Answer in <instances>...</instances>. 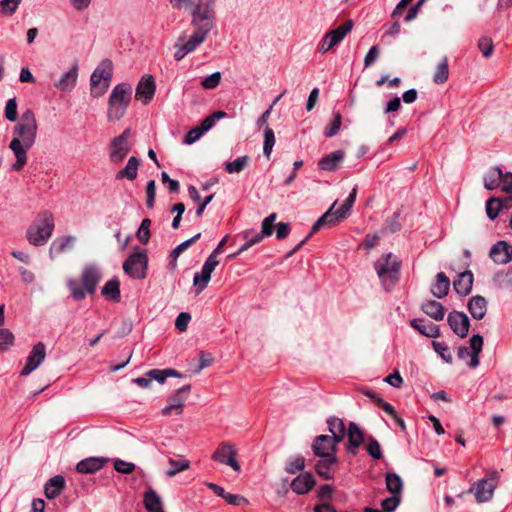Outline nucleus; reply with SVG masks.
<instances>
[{"instance_id":"nucleus-14","label":"nucleus","mask_w":512,"mask_h":512,"mask_svg":"<svg viewBox=\"0 0 512 512\" xmlns=\"http://www.w3.org/2000/svg\"><path fill=\"white\" fill-rule=\"evenodd\" d=\"M469 343L471 351L466 346H460L457 350V356L461 360L469 358L470 361L468 362V366L474 369L480 363L479 355L482 351L484 340L481 335L475 334L470 338Z\"/></svg>"},{"instance_id":"nucleus-32","label":"nucleus","mask_w":512,"mask_h":512,"mask_svg":"<svg viewBox=\"0 0 512 512\" xmlns=\"http://www.w3.org/2000/svg\"><path fill=\"white\" fill-rule=\"evenodd\" d=\"M139 166H140V159L135 156H131L128 159L125 167L123 169L119 170L115 174V179L116 180L127 179L129 181L135 180L138 175Z\"/></svg>"},{"instance_id":"nucleus-41","label":"nucleus","mask_w":512,"mask_h":512,"mask_svg":"<svg viewBox=\"0 0 512 512\" xmlns=\"http://www.w3.org/2000/svg\"><path fill=\"white\" fill-rule=\"evenodd\" d=\"M493 284L499 289L512 290V270H502L493 277Z\"/></svg>"},{"instance_id":"nucleus-11","label":"nucleus","mask_w":512,"mask_h":512,"mask_svg":"<svg viewBox=\"0 0 512 512\" xmlns=\"http://www.w3.org/2000/svg\"><path fill=\"white\" fill-rule=\"evenodd\" d=\"M148 258L145 250L133 252L123 263V269L134 279H143L146 276Z\"/></svg>"},{"instance_id":"nucleus-29","label":"nucleus","mask_w":512,"mask_h":512,"mask_svg":"<svg viewBox=\"0 0 512 512\" xmlns=\"http://www.w3.org/2000/svg\"><path fill=\"white\" fill-rule=\"evenodd\" d=\"M78 78V65L75 63L69 71L65 72L58 82L55 83V87L63 92L71 91L77 82Z\"/></svg>"},{"instance_id":"nucleus-31","label":"nucleus","mask_w":512,"mask_h":512,"mask_svg":"<svg viewBox=\"0 0 512 512\" xmlns=\"http://www.w3.org/2000/svg\"><path fill=\"white\" fill-rule=\"evenodd\" d=\"M76 238L74 236H64L56 238L50 245L49 255L53 259L55 256L65 253L71 249L75 243Z\"/></svg>"},{"instance_id":"nucleus-44","label":"nucleus","mask_w":512,"mask_h":512,"mask_svg":"<svg viewBox=\"0 0 512 512\" xmlns=\"http://www.w3.org/2000/svg\"><path fill=\"white\" fill-rule=\"evenodd\" d=\"M449 77V65L447 57H444L443 60L437 65L434 75L433 81L436 84H444Z\"/></svg>"},{"instance_id":"nucleus-47","label":"nucleus","mask_w":512,"mask_h":512,"mask_svg":"<svg viewBox=\"0 0 512 512\" xmlns=\"http://www.w3.org/2000/svg\"><path fill=\"white\" fill-rule=\"evenodd\" d=\"M249 157L247 155L238 157L232 162H226L225 163V170L229 174L233 173H239L242 170L245 169V167L248 165Z\"/></svg>"},{"instance_id":"nucleus-56","label":"nucleus","mask_w":512,"mask_h":512,"mask_svg":"<svg viewBox=\"0 0 512 512\" xmlns=\"http://www.w3.org/2000/svg\"><path fill=\"white\" fill-rule=\"evenodd\" d=\"M221 78L222 75L220 72H214L201 80V86L206 90L215 89L220 84Z\"/></svg>"},{"instance_id":"nucleus-63","label":"nucleus","mask_w":512,"mask_h":512,"mask_svg":"<svg viewBox=\"0 0 512 512\" xmlns=\"http://www.w3.org/2000/svg\"><path fill=\"white\" fill-rule=\"evenodd\" d=\"M478 47L481 50L484 57H489L492 55L493 52V41L491 38L488 37H481L478 41Z\"/></svg>"},{"instance_id":"nucleus-21","label":"nucleus","mask_w":512,"mask_h":512,"mask_svg":"<svg viewBox=\"0 0 512 512\" xmlns=\"http://www.w3.org/2000/svg\"><path fill=\"white\" fill-rule=\"evenodd\" d=\"M338 443L328 435L317 436L312 443V450L315 456L323 457L335 455Z\"/></svg>"},{"instance_id":"nucleus-19","label":"nucleus","mask_w":512,"mask_h":512,"mask_svg":"<svg viewBox=\"0 0 512 512\" xmlns=\"http://www.w3.org/2000/svg\"><path fill=\"white\" fill-rule=\"evenodd\" d=\"M218 264V260H214L213 257H208L202 266L201 272L195 273L193 284L196 287L197 294L207 287L211 279V274Z\"/></svg>"},{"instance_id":"nucleus-54","label":"nucleus","mask_w":512,"mask_h":512,"mask_svg":"<svg viewBox=\"0 0 512 512\" xmlns=\"http://www.w3.org/2000/svg\"><path fill=\"white\" fill-rule=\"evenodd\" d=\"M22 0H1L0 13L4 16H12L18 9Z\"/></svg>"},{"instance_id":"nucleus-55","label":"nucleus","mask_w":512,"mask_h":512,"mask_svg":"<svg viewBox=\"0 0 512 512\" xmlns=\"http://www.w3.org/2000/svg\"><path fill=\"white\" fill-rule=\"evenodd\" d=\"M150 226L151 220L149 218H144L136 234L138 240L142 244H147L150 240Z\"/></svg>"},{"instance_id":"nucleus-18","label":"nucleus","mask_w":512,"mask_h":512,"mask_svg":"<svg viewBox=\"0 0 512 512\" xmlns=\"http://www.w3.org/2000/svg\"><path fill=\"white\" fill-rule=\"evenodd\" d=\"M447 322L452 331L460 338L468 335L470 328V320L464 312L452 311L448 314Z\"/></svg>"},{"instance_id":"nucleus-50","label":"nucleus","mask_w":512,"mask_h":512,"mask_svg":"<svg viewBox=\"0 0 512 512\" xmlns=\"http://www.w3.org/2000/svg\"><path fill=\"white\" fill-rule=\"evenodd\" d=\"M342 115L339 111L333 113V119L330 124L325 128L324 135L327 138L335 136L341 127Z\"/></svg>"},{"instance_id":"nucleus-61","label":"nucleus","mask_w":512,"mask_h":512,"mask_svg":"<svg viewBox=\"0 0 512 512\" xmlns=\"http://www.w3.org/2000/svg\"><path fill=\"white\" fill-rule=\"evenodd\" d=\"M136 466L132 462H127L121 459L114 461V469L121 474H131L134 472Z\"/></svg>"},{"instance_id":"nucleus-25","label":"nucleus","mask_w":512,"mask_h":512,"mask_svg":"<svg viewBox=\"0 0 512 512\" xmlns=\"http://www.w3.org/2000/svg\"><path fill=\"white\" fill-rule=\"evenodd\" d=\"M316 481L310 472L299 474L290 484L291 489L298 495H304L313 489Z\"/></svg>"},{"instance_id":"nucleus-51","label":"nucleus","mask_w":512,"mask_h":512,"mask_svg":"<svg viewBox=\"0 0 512 512\" xmlns=\"http://www.w3.org/2000/svg\"><path fill=\"white\" fill-rule=\"evenodd\" d=\"M14 343V334L7 328H0V351H7Z\"/></svg>"},{"instance_id":"nucleus-5","label":"nucleus","mask_w":512,"mask_h":512,"mask_svg":"<svg viewBox=\"0 0 512 512\" xmlns=\"http://www.w3.org/2000/svg\"><path fill=\"white\" fill-rule=\"evenodd\" d=\"M132 98V87L128 83L116 85L108 99L107 119L109 122L120 120L126 113Z\"/></svg>"},{"instance_id":"nucleus-43","label":"nucleus","mask_w":512,"mask_h":512,"mask_svg":"<svg viewBox=\"0 0 512 512\" xmlns=\"http://www.w3.org/2000/svg\"><path fill=\"white\" fill-rule=\"evenodd\" d=\"M146 376L150 377L151 380L154 379L159 383H164L165 380L170 377H181V373H179L175 369L167 368V369H151L146 373Z\"/></svg>"},{"instance_id":"nucleus-39","label":"nucleus","mask_w":512,"mask_h":512,"mask_svg":"<svg viewBox=\"0 0 512 512\" xmlns=\"http://www.w3.org/2000/svg\"><path fill=\"white\" fill-rule=\"evenodd\" d=\"M503 171L498 167H492L484 176V186L488 190H494L501 185Z\"/></svg>"},{"instance_id":"nucleus-10","label":"nucleus","mask_w":512,"mask_h":512,"mask_svg":"<svg viewBox=\"0 0 512 512\" xmlns=\"http://www.w3.org/2000/svg\"><path fill=\"white\" fill-rule=\"evenodd\" d=\"M499 474L497 471H491L486 478L476 481L469 489V493L475 495L478 503H484L492 499L494 490L498 485Z\"/></svg>"},{"instance_id":"nucleus-20","label":"nucleus","mask_w":512,"mask_h":512,"mask_svg":"<svg viewBox=\"0 0 512 512\" xmlns=\"http://www.w3.org/2000/svg\"><path fill=\"white\" fill-rule=\"evenodd\" d=\"M156 91L154 77L150 74L144 75L137 84L135 97L143 102L144 105L150 103Z\"/></svg>"},{"instance_id":"nucleus-8","label":"nucleus","mask_w":512,"mask_h":512,"mask_svg":"<svg viewBox=\"0 0 512 512\" xmlns=\"http://www.w3.org/2000/svg\"><path fill=\"white\" fill-rule=\"evenodd\" d=\"M113 75V65L111 60L105 59L100 62L98 67L91 75V96L98 98L102 96L108 89Z\"/></svg>"},{"instance_id":"nucleus-59","label":"nucleus","mask_w":512,"mask_h":512,"mask_svg":"<svg viewBox=\"0 0 512 512\" xmlns=\"http://www.w3.org/2000/svg\"><path fill=\"white\" fill-rule=\"evenodd\" d=\"M5 118L11 122H14L17 119V102L16 98H11L6 102L5 105Z\"/></svg>"},{"instance_id":"nucleus-37","label":"nucleus","mask_w":512,"mask_h":512,"mask_svg":"<svg viewBox=\"0 0 512 512\" xmlns=\"http://www.w3.org/2000/svg\"><path fill=\"white\" fill-rule=\"evenodd\" d=\"M422 311L436 321L443 320L445 315L444 306L435 300H428L421 306Z\"/></svg>"},{"instance_id":"nucleus-6","label":"nucleus","mask_w":512,"mask_h":512,"mask_svg":"<svg viewBox=\"0 0 512 512\" xmlns=\"http://www.w3.org/2000/svg\"><path fill=\"white\" fill-rule=\"evenodd\" d=\"M356 195H357V186H355L352 191L350 192L348 198L340 205V207L333 212L334 207L336 206V202L333 203V205L328 209L312 226V229L310 231V235H313L314 233L318 232L322 227L324 226H334L337 223L344 220L351 208L353 207L355 201H356Z\"/></svg>"},{"instance_id":"nucleus-16","label":"nucleus","mask_w":512,"mask_h":512,"mask_svg":"<svg viewBox=\"0 0 512 512\" xmlns=\"http://www.w3.org/2000/svg\"><path fill=\"white\" fill-rule=\"evenodd\" d=\"M46 358V346L43 342L35 344L30 351L26 364L20 372L21 376H28L36 370Z\"/></svg>"},{"instance_id":"nucleus-46","label":"nucleus","mask_w":512,"mask_h":512,"mask_svg":"<svg viewBox=\"0 0 512 512\" xmlns=\"http://www.w3.org/2000/svg\"><path fill=\"white\" fill-rule=\"evenodd\" d=\"M227 116V113L224 111H216L210 115H208L206 118L202 120V122L199 125V128L203 131V133L209 131L215 123L223 119Z\"/></svg>"},{"instance_id":"nucleus-26","label":"nucleus","mask_w":512,"mask_h":512,"mask_svg":"<svg viewBox=\"0 0 512 512\" xmlns=\"http://www.w3.org/2000/svg\"><path fill=\"white\" fill-rule=\"evenodd\" d=\"M345 158L343 150H336L322 157L318 161V168L323 171L332 172L337 170Z\"/></svg>"},{"instance_id":"nucleus-24","label":"nucleus","mask_w":512,"mask_h":512,"mask_svg":"<svg viewBox=\"0 0 512 512\" xmlns=\"http://www.w3.org/2000/svg\"><path fill=\"white\" fill-rule=\"evenodd\" d=\"M348 443L346 446L347 452L351 455H356L358 452L359 446L364 441V432L360 429V427L355 422H350L348 425Z\"/></svg>"},{"instance_id":"nucleus-13","label":"nucleus","mask_w":512,"mask_h":512,"mask_svg":"<svg viewBox=\"0 0 512 512\" xmlns=\"http://www.w3.org/2000/svg\"><path fill=\"white\" fill-rule=\"evenodd\" d=\"M353 24V21L349 19L339 27L327 32L319 44V51L321 53H326L334 46L339 44L344 39V37L352 30Z\"/></svg>"},{"instance_id":"nucleus-9","label":"nucleus","mask_w":512,"mask_h":512,"mask_svg":"<svg viewBox=\"0 0 512 512\" xmlns=\"http://www.w3.org/2000/svg\"><path fill=\"white\" fill-rule=\"evenodd\" d=\"M276 213H271L262 221L261 231L257 232L254 239H249V236L253 233V230L247 229L242 232V237L245 239V243L233 254L228 255L229 259H234L244 251L248 250L255 244L260 243L264 237L271 236L273 233L274 222L276 220Z\"/></svg>"},{"instance_id":"nucleus-34","label":"nucleus","mask_w":512,"mask_h":512,"mask_svg":"<svg viewBox=\"0 0 512 512\" xmlns=\"http://www.w3.org/2000/svg\"><path fill=\"white\" fill-rule=\"evenodd\" d=\"M65 478L62 475H56L50 478L45 486L44 493L48 499L57 498L65 488Z\"/></svg>"},{"instance_id":"nucleus-49","label":"nucleus","mask_w":512,"mask_h":512,"mask_svg":"<svg viewBox=\"0 0 512 512\" xmlns=\"http://www.w3.org/2000/svg\"><path fill=\"white\" fill-rule=\"evenodd\" d=\"M169 465H170V468L166 471V475L168 477H173L177 473L188 469L190 466V462L186 459L174 460V459L170 458Z\"/></svg>"},{"instance_id":"nucleus-45","label":"nucleus","mask_w":512,"mask_h":512,"mask_svg":"<svg viewBox=\"0 0 512 512\" xmlns=\"http://www.w3.org/2000/svg\"><path fill=\"white\" fill-rule=\"evenodd\" d=\"M200 237H201V233H197L190 239H188V240L182 242L181 244H179L178 246H176L171 251L170 257L173 259V261L171 263L173 268L176 266V260L180 256V254L182 252H184L187 248H189L191 245H193L197 240H199Z\"/></svg>"},{"instance_id":"nucleus-27","label":"nucleus","mask_w":512,"mask_h":512,"mask_svg":"<svg viewBox=\"0 0 512 512\" xmlns=\"http://www.w3.org/2000/svg\"><path fill=\"white\" fill-rule=\"evenodd\" d=\"M473 273L470 270L460 273L453 282L454 290L461 296L468 295L473 286Z\"/></svg>"},{"instance_id":"nucleus-35","label":"nucleus","mask_w":512,"mask_h":512,"mask_svg":"<svg viewBox=\"0 0 512 512\" xmlns=\"http://www.w3.org/2000/svg\"><path fill=\"white\" fill-rule=\"evenodd\" d=\"M449 289H450L449 278L446 276L445 273L439 272L436 275L435 283L432 285L431 293L436 298L441 299L448 295Z\"/></svg>"},{"instance_id":"nucleus-17","label":"nucleus","mask_w":512,"mask_h":512,"mask_svg":"<svg viewBox=\"0 0 512 512\" xmlns=\"http://www.w3.org/2000/svg\"><path fill=\"white\" fill-rule=\"evenodd\" d=\"M191 390V385L187 384L177 389L172 395L168 397V405L162 409V414L168 416L175 411L180 415L183 411L184 403L187 399V394Z\"/></svg>"},{"instance_id":"nucleus-1","label":"nucleus","mask_w":512,"mask_h":512,"mask_svg":"<svg viewBox=\"0 0 512 512\" xmlns=\"http://www.w3.org/2000/svg\"><path fill=\"white\" fill-rule=\"evenodd\" d=\"M37 132L38 126L35 114L31 109H27L14 126V138L9 144V148L16 158V162L11 167L13 171H21L26 165L28 160L27 151L35 144Z\"/></svg>"},{"instance_id":"nucleus-36","label":"nucleus","mask_w":512,"mask_h":512,"mask_svg":"<svg viewBox=\"0 0 512 512\" xmlns=\"http://www.w3.org/2000/svg\"><path fill=\"white\" fill-rule=\"evenodd\" d=\"M327 424L328 429L332 434V436H330L331 439H333L336 443L339 444L344 439L346 434V428L343 420L333 416L327 420Z\"/></svg>"},{"instance_id":"nucleus-15","label":"nucleus","mask_w":512,"mask_h":512,"mask_svg":"<svg viewBox=\"0 0 512 512\" xmlns=\"http://www.w3.org/2000/svg\"><path fill=\"white\" fill-rule=\"evenodd\" d=\"M236 449L229 442H222L212 454V459L218 463L230 466L234 471L239 472L241 466L236 460Z\"/></svg>"},{"instance_id":"nucleus-58","label":"nucleus","mask_w":512,"mask_h":512,"mask_svg":"<svg viewBox=\"0 0 512 512\" xmlns=\"http://www.w3.org/2000/svg\"><path fill=\"white\" fill-rule=\"evenodd\" d=\"M305 467V459L302 456H297L287 462L285 470L290 474H295L302 471Z\"/></svg>"},{"instance_id":"nucleus-22","label":"nucleus","mask_w":512,"mask_h":512,"mask_svg":"<svg viewBox=\"0 0 512 512\" xmlns=\"http://www.w3.org/2000/svg\"><path fill=\"white\" fill-rule=\"evenodd\" d=\"M337 464L338 459L336 455L323 456L315 463L314 469L320 477L330 480L334 477L333 470Z\"/></svg>"},{"instance_id":"nucleus-33","label":"nucleus","mask_w":512,"mask_h":512,"mask_svg":"<svg viewBox=\"0 0 512 512\" xmlns=\"http://www.w3.org/2000/svg\"><path fill=\"white\" fill-rule=\"evenodd\" d=\"M487 304V300L484 297L477 295L469 300L467 308L474 319L481 320L487 313Z\"/></svg>"},{"instance_id":"nucleus-4","label":"nucleus","mask_w":512,"mask_h":512,"mask_svg":"<svg viewBox=\"0 0 512 512\" xmlns=\"http://www.w3.org/2000/svg\"><path fill=\"white\" fill-rule=\"evenodd\" d=\"M101 280V273L94 265L84 267L81 275L82 285L75 279H70L67 286L71 291V296L77 301L85 299L87 294H93Z\"/></svg>"},{"instance_id":"nucleus-40","label":"nucleus","mask_w":512,"mask_h":512,"mask_svg":"<svg viewBox=\"0 0 512 512\" xmlns=\"http://www.w3.org/2000/svg\"><path fill=\"white\" fill-rule=\"evenodd\" d=\"M101 292L104 297L114 302H119L121 297L119 280L114 278L107 281Z\"/></svg>"},{"instance_id":"nucleus-38","label":"nucleus","mask_w":512,"mask_h":512,"mask_svg":"<svg viewBox=\"0 0 512 512\" xmlns=\"http://www.w3.org/2000/svg\"><path fill=\"white\" fill-rule=\"evenodd\" d=\"M143 503L148 512H163L161 498L152 488L145 492Z\"/></svg>"},{"instance_id":"nucleus-62","label":"nucleus","mask_w":512,"mask_h":512,"mask_svg":"<svg viewBox=\"0 0 512 512\" xmlns=\"http://www.w3.org/2000/svg\"><path fill=\"white\" fill-rule=\"evenodd\" d=\"M400 502L401 497L399 495H392L381 502V508L385 512H392L399 506Z\"/></svg>"},{"instance_id":"nucleus-53","label":"nucleus","mask_w":512,"mask_h":512,"mask_svg":"<svg viewBox=\"0 0 512 512\" xmlns=\"http://www.w3.org/2000/svg\"><path fill=\"white\" fill-rule=\"evenodd\" d=\"M432 346L435 352L446 362L452 363L453 358L448 345L445 342L433 341Z\"/></svg>"},{"instance_id":"nucleus-23","label":"nucleus","mask_w":512,"mask_h":512,"mask_svg":"<svg viewBox=\"0 0 512 512\" xmlns=\"http://www.w3.org/2000/svg\"><path fill=\"white\" fill-rule=\"evenodd\" d=\"M489 256L497 264H506L512 259V247L500 240L491 247Z\"/></svg>"},{"instance_id":"nucleus-42","label":"nucleus","mask_w":512,"mask_h":512,"mask_svg":"<svg viewBox=\"0 0 512 512\" xmlns=\"http://www.w3.org/2000/svg\"><path fill=\"white\" fill-rule=\"evenodd\" d=\"M385 480L387 490L392 495H399L401 497L403 490V481L401 477L396 473H387Z\"/></svg>"},{"instance_id":"nucleus-30","label":"nucleus","mask_w":512,"mask_h":512,"mask_svg":"<svg viewBox=\"0 0 512 512\" xmlns=\"http://www.w3.org/2000/svg\"><path fill=\"white\" fill-rule=\"evenodd\" d=\"M410 325L424 336L436 338L440 335V329L438 325L425 319H413L411 320Z\"/></svg>"},{"instance_id":"nucleus-64","label":"nucleus","mask_w":512,"mask_h":512,"mask_svg":"<svg viewBox=\"0 0 512 512\" xmlns=\"http://www.w3.org/2000/svg\"><path fill=\"white\" fill-rule=\"evenodd\" d=\"M203 131L199 128V126L190 129L186 135L184 136L183 143L187 145H191L195 143L197 140L201 138L203 135Z\"/></svg>"},{"instance_id":"nucleus-2","label":"nucleus","mask_w":512,"mask_h":512,"mask_svg":"<svg viewBox=\"0 0 512 512\" xmlns=\"http://www.w3.org/2000/svg\"><path fill=\"white\" fill-rule=\"evenodd\" d=\"M215 2L216 0H198L190 11L194 32L206 38L215 24Z\"/></svg>"},{"instance_id":"nucleus-57","label":"nucleus","mask_w":512,"mask_h":512,"mask_svg":"<svg viewBox=\"0 0 512 512\" xmlns=\"http://www.w3.org/2000/svg\"><path fill=\"white\" fill-rule=\"evenodd\" d=\"M367 453L375 460H379L382 458V450L379 442L373 438L369 437L368 444L366 447Z\"/></svg>"},{"instance_id":"nucleus-12","label":"nucleus","mask_w":512,"mask_h":512,"mask_svg":"<svg viewBox=\"0 0 512 512\" xmlns=\"http://www.w3.org/2000/svg\"><path fill=\"white\" fill-rule=\"evenodd\" d=\"M130 134V129H125L119 136L111 140L109 158L113 164L121 163L131 151V145L128 143Z\"/></svg>"},{"instance_id":"nucleus-3","label":"nucleus","mask_w":512,"mask_h":512,"mask_svg":"<svg viewBox=\"0 0 512 512\" xmlns=\"http://www.w3.org/2000/svg\"><path fill=\"white\" fill-rule=\"evenodd\" d=\"M55 228L54 216L48 211L37 214L32 224L27 228L26 237L33 246H43L50 239Z\"/></svg>"},{"instance_id":"nucleus-60","label":"nucleus","mask_w":512,"mask_h":512,"mask_svg":"<svg viewBox=\"0 0 512 512\" xmlns=\"http://www.w3.org/2000/svg\"><path fill=\"white\" fill-rule=\"evenodd\" d=\"M206 40V37L200 35V33H195L189 37V39L183 44L189 52H193L201 43Z\"/></svg>"},{"instance_id":"nucleus-7","label":"nucleus","mask_w":512,"mask_h":512,"mask_svg":"<svg viewBox=\"0 0 512 512\" xmlns=\"http://www.w3.org/2000/svg\"><path fill=\"white\" fill-rule=\"evenodd\" d=\"M374 268L385 290H390L399 280L401 261L392 253H387L377 259Z\"/></svg>"},{"instance_id":"nucleus-28","label":"nucleus","mask_w":512,"mask_h":512,"mask_svg":"<svg viewBox=\"0 0 512 512\" xmlns=\"http://www.w3.org/2000/svg\"><path fill=\"white\" fill-rule=\"evenodd\" d=\"M106 463V458L103 457H89L81 460L76 465V470L83 474H93L99 471Z\"/></svg>"},{"instance_id":"nucleus-48","label":"nucleus","mask_w":512,"mask_h":512,"mask_svg":"<svg viewBox=\"0 0 512 512\" xmlns=\"http://www.w3.org/2000/svg\"><path fill=\"white\" fill-rule=\"evenodd\" d=\"M501 210V198L491 197L487 200L486 214L490 220H495Z\"/></svg>"},{"instance_id":"nucleus-52","label":"nucleus","mask_w":512,"mask_h":512,"mask_svg":"<svg viewBox=\"0 0 512 512\" xmlns=\"http://www.w3.org/2000/svg\"><path fill=\"white\" fill-rule=\"evenodd\" d=\"M274 144H275L274 131L270 127L266 126V128L264 130L263 153L267 158L270 157Z\"/></svg>"}]
</instances>
